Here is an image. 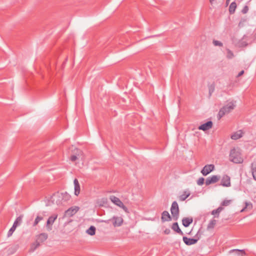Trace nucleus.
<instances>
[{
	"mask_svg": "<svg viewBox=\"0 0 256 256\" xmlns=\"http://www.w3.org/2000/svg\"><path fill=\"white\" fill-rule=\"evenodd\" d=\"M235 103L236 102H230L224 106L222 108H221L218 114V118L220 120L226 114H228L232 110L236 107Z\"/></svg>",
	"mask_w": 256,
	"mask_h": 256,
	"instance_id": "1",
	"label": "nucleus"
},
{
	"mask_svg": "<svg viewBox=\"0 0 256 256\" xmlns=\"http://www.w3.org/2000/svg\"><path fill=\"white\" fill-rule=\"evenodd\" d=\"M230 160L235 164H242L243 162L241 153L234 148L230 150Z\"/></svg>",
	"mask_w": 256,
	"mask_h": 256,
	"instance_id": "2",
	"label": "nucleus"
},
{
	"mask_svg": "<svg viewBox=\"0 0 256 256\" xmlns=\"http://www.w3.org/2000/svg\"><path fill=\"white\" fill-rule=\"evenodd\" d=\"M170 212L173 219L177 220L179 216V208L176 201L172 202L170 208Z\"/></svg>",
	"mask_w": 256,
	"mask_h": 256,
	"instance_id": "3",
	"label": "nucleus"
},
{
	"mask_svg": "<svg viewBox=\"0 0 256 256\" xmlns=\"http://www.w3.org/2000/svg\"><path fill=\"white\" fill-rule=\"evenodd\" d=\"M80 210L78 206H74L70 208L64 212V216L66 217H72L74 216Z\"/></svg>",
	"mask_w": 256,
	"mask_h": 256,
	"instance_id": "4",
	"label": "nucleus"
},
{
	"mask_svg": "<svg viewBox=\"0 0 256 256\" xmlns=\"http://www.w3.org/2000/svg\"><path fill=\"white\" fill-rule=\"evenodd\" d=\"M110 220L112 221V224L114 227L120 226L123 222V219L121 217L118 216H114L111 220H102V222L108 223Z\"/></svg>",
	"mask_w": 256,
	"mask_h": 256,
	"instance_id": "5",
	"label": "nucleus"
},
{
	"mask_svg": "<svg viewBox=\"0 0 256 256\" xmlns=\"http://www.w3.org/2000/svg\"><path fill=\"white\" fill-rule=\"evenodd\" d=\"M214 164H207L206 165L201 171L202 174L206 176L214 170Z\"/></svg>",
	"mask_w": 256,
	"mask_h": 256,
	"instance_id": "6",
	"label": "nucleus"
},
{
	"mask_svg": "<svg viewBox=\"0 0 256 256\" xmlns=\"http://www.w3.org/2000/svg\"><path fill=\"white\" fill-rule=\"evenodd\" d=\"M57 218H58V214H52V216H50L48 218L46 222V228L48 230H52V226L54 224L55 220Z\"/></svg>",
	"mask_w": 256,
	"mask_h": 256,
	"instance_id": "7",
	"label": "nucleus"
},
{
	"mask_svg": "<svg viewBox=\"0 0 256 256\" xmlns=\"http://www.w3.org/2000/svg\"><path fill=\"white\" fill-rule=\"evenodd\" d=\"M219 180L220 176L214 175L207 178L206 180L205 184L206 186H208L210 184L216 183Z\"/></svg>",
	"mask_w": 256,
	"mask_h": 256,
	"instance_id": "8",
	"label": "nucleus"
},
{
	"mask_svg": "<svg viewBox=\"0 0 256 256\" xmlns=\"http://www.w3.org/2000/svg\"><path fill=\"white\" fill-rule=\"evenodd\" d=\"M48 238V234L46 233H42L40 234L38 238V240L39 241L38 242H36V244L35 245L34 249L32 250V251H34L39 246H40V242H44Z\"/></svg>",
	"mask_w": 256,
	"mask_h": 256,
	"instance_id": "9",
	"label": "nucleus"
},
{
	"mask_svg": "<svg viewBox=\"0 0 256 256\" xmlns=\"http://www.w3.org/2000/svg\"><path fill=\"white\" fill-rule=\"evenodd\" d=\"M198 239V238H188L186 236H183L182 238L184 242L187 246H190L196 244Z\"/></svg>",
	"mask_w": 256,
	"mask_h": 256,
	"instance_id": "10",
	"label": "nucleus"
},
{
	"mask_svg": "<svg viewBox=\"0 0 256 256\" xmlns=\"http://www.w3.org/2000/svg\"><path fill=\"white\" fill-rule=\"evenodd\" d=\"M220 184L223 186L229 187L230 186V177L228 175L223 176L221 180Z\"/></svg>",
	"mask_w": 256,
	"mask_h": 256,
	"instance_id": "11",
	"label": "nucleus"
},
{
	"mask_svg": "<svg viewBox=\"0 0 256 256\" xmlns=\"http://www.w3.org/2000/svg\"><path fill=\"white\" fill-rule=\"evenodd\" d=\"M212 126V121H208L200 125L198 127V130L206 131L210 130Z\"/></svg>",
	"mask_w": 256,
	"mask_h": 256,
	"instance_id": "12",
	"label": "nucleus"
},
{
	"mask_svg": "<svg viewBox=\"0 0 256 256\" xmlns=\"http://www.w3.org/2000/svg\"><path fill=\"white\" fill-rule=\"evenodd\" d=\"M161 219L162 222H168L172 220V218L168 212L164 210L162 214Z\"/></svg>",
	"mask_w": 256,
	"mask_h": 256,
	"instance_id": "13",
	"label": "nucleus"
},
{
	"mask_svg": "<svg viewBox=\"0 0 256 256\" xmlns=\"http://www.w3.org/2000/svg\"><path fill=\"white\" fill-rule=\"evenodd\" d=\"M110 200L116 205L120 207L121 205H122V202L120 199L114 196H111L110 197Z\"/></svg>",
	"mask_w": 256,
	"mask_h": 256,
	"instance_id": "14",
	"label": "nucleus"
},
{
	"mask_svg": "<svg viewBox=\"0 0 256 256\" xmlns=\"http://www.w3.org/2000/svg\"><path fill=\"white\" fill-rule=\"evenodd\" d=\"M193 222L192 217L184 218L182 220V224L184 227H188Z\"/></svg>",
	"mask_w": 256,
	"mask_h": 256,
	"instance_id": "15",
	"label": "nucleus"
},
{
	"mask_svg": "<svg viewBox=\"0 0 256 256\" xmlns=\"http://www.w3.org/2000/svg\"><path fill=\"white\" fill-rule=\"evenodd\" d=\"M74 194L78 196L80 193V185L76 178L74 180Z\"/></svg>",
	"mask_w": 256,
	"mask_h": 256,
	"instance_id": "16",
	"label": "nucleus"
},
{
	"mask_svg": "<svg viewBox=\"0 0 256 256\" xmlns=\"http://www.w3.org/2000/svg\"><path fill=\"white\" fill-rule=\"evenodd\" d=\"M172 228L173 230L178 234H179L182 236L184 235L183 232L182 231L180 228L178 223L177 222H174L172 226Z\"/></svg>",
	"mask_w": 256,
	"mask_h": 256,
	"instance_id": "17",
	"label": "nucleus"
},
{
	"mask_svg": "<svg viewBox=\"0 0 256 256\" xmlns=\"http://www.w3.org/2000/svg\"><path fill=\"white\" fill-rule=\"evenodd\" d=\"M243 135V132L242 130H240L236 132H234L231 136V138L232 140H238L242 138Z\"/></svg>",
	"mask_w": 256,
	"mask_h": 256,
	"instance_id": "18",
	"label": "nucleus"
},
{
	"mask_svg": "<svg viewBox=\"0 0 256 256\" xmlns=\"http://www.w3.org/2000/svg\"><path fill=\"white\" fill-rule=\"evenodd\" d=\"M190 192L184 191L183 194L179 196L178 199L180 201H184L190 196Z\"/></svg>",
	"mask_w": 256,
	"mask_h": 256,
	"instance_id": "19",
	"label": "nucleus"
},
{
	"mask_svg": "<svg viewBox=\"0 0 256 256\" xmlns=\"http://www.w3.org/2000/svg\"><path fill=\"white\" fill-rule=\"evenodd\" d=\"M233 252H236V254L240 256H244L246 254L244 250L233 249L230 251V253Z\"/></svg>",
	"mask_w": 256,
	"mask_h": 256,
	"instance_id": "20",
	"label": "nucleus"
},
{
	"mask_svg": "<svg viewBox=\"0 0 256 256\" xmlns=\"http://www.w3.org/2000/svg\"><path fill=\"white\" fill-rule=\"evenodd\" d=\"M224 208L220 206L218 208L212 210V214L214 215L215 217L218 218L219 216L220 213L223 210Z\"/></svg>",
	"mask_w": 256,
	"mask_h": 256,
	"instance_id": "21",
	"label": "nucleus"
},
{
	"mask_svg": "<svg viewBox=\"0 0 256 256\" xmlns=\"http://www.w3.org/2000/svg\"><path fill=\"white\" fill-rule=\"evenodd\" d=\"M236 4L235 2H232L229 6V12L230 14H234L236 8Z\"/></svg>",
	"mask_w": 256,
	"mask_h": 256,
	"instance_id": "22",
	"label": "nucleus"
},
{
	"mask_svg": "<svg viewBox=\"0 0 256 256\" xmlns=\"http://www.w3.org/2000/svg\"><path fill=\"white\" fill-rule=\"evenodd\" d=\"M62 200L64 202H67L70 200L71 196L67 192L61 193Z\"/></svg>",
	"mask_w": 256,
	"mask_h": 256,
	"instance_id": "23",
	"label": "nucleus"
},
{
	"mask_svg": "<svg viewBox=\"0 0 256 256\" xmlns=\"http://www.w3.org/2000/svg\"><path fill=\"white\" fill-rule=\"evenodd\" d=\"M96 228L93 226H91L87 230H86V233L90 234V236H94L96 234Z\"/></svg>",
	"mask_w": 256,
	"mask_h": 256,
	"instance_id": "24",
	"label": "nucleus"
},
{
	"mask_svg": "<svg viewBox=\"0 0 256 256\" xmlns=\"http://www.w3.org/2000/svg\"><path fill=\"white\" fill-rule=\"evenodd\" d=\"M22 216H18L13 224V226H15L17 227L18 226L20 225L22 218Z\"/></svg>",
	"mask_w": 256,
	"mask_h": 256,
	"instance_id": "25",
	"label": "nucleus"
},
{
	"mask_svg": "<svg viewBox=\"0 0 256 256\" xmlns=\"http://www.w3.org/2000/svg\"><path fill=\"white\" fill-rule=\"evenodd\" d=\"M252 208V204L250 202H246L245 206L240 210L241 212L244 211L246 209L251 210Z\"/></svg>",
	"mask_w": 256,
	"mask_h": 256,
	"instance_id": "26",
	"label": "nucleus"
},
{
	"mask_svg": "<svg viewBox=\"0 0 256 256\" xmlns=\"http://www.w3.org/2000/svg\"><path fill=\"white\" fill-rule=\"evenodd\" d=\"M216 220H215L214 219L211 220L208 225V226H207L208 229L213 228L214 227V226L216 225Z\"/></svg>",
	"mask_w": 256,
	"mask_h": 256,
	"instance_id": "27",
	"label": "nucleus"
},
{
	"mask_svg": "<svg viewBox=\"0 0 256 256\" xmlns=\"http://www.w3.org/2000/svg\"><path fill=\"white\" fill-rule=\"evenodd\" d=\"M43 218H44L42 216H37L33 224V226H36L40 220H43Z\"/></svg>",
	"mask_w": 256,
	"mask_h": 256,
	"instance_id": "28",
	"label": "nucleus"
},
{
	"mask_svg": "<svg viewBox=\"0 0 256 256\" xmlns=\"http://www.w3.org/2000/svg\"><path fill=\"white\" fill-rule=\"evenodd\" d=\"M16 226H12V228L10 229V230H8V234H7V236L8 237H10V236H12L13 232H14V230H16Z\"/></svg>",
	"mask_w": 256,
	"mask_h": 256,
	"instance_id": "29",
	"label": "nucleus"
},
{
	"mask_svg": "<svg viewBox=\"0 0 256 256\" xmlns=\"http://www.w3.org/2000/svg\"><path fill=\"white\" fill-rule=\"evenodd\" d=\"M226 51H227L226 57L228 59H231L232 58H234V54L233 52L230 49H228V48L226 49Z\"/></svg>",
	"mask_w": 256,
	"mask_h": 256,
	"instance_id": "30",
	"label": "nucleus"
},
{
	"mask_svg": "<svg viewBox=\"0 0 256 256\" xmlns=\"http://www.w3.org/2000/svg\"><path fill=\"white\" fill-rule=\"evenodd\" d=\"M212 42L215 46H223V44L222 42L217 40H214Z\"/></svg>",
	"mask_w": 256,
	"mask_h": 256,
	"instance_id": "31",
	"label": "nucleus"
},
{
	"mask_svg": "<svg viewBox=\"0 0 256 256\" xmlns=\"http://www.w3.org/2000/svg\"><path fill=\"white\" fill-rule=\"evenodd\" d=\"M204 178H200L197 180V184L198 186H202L204 184Z\"/></svg>",
	"mask_w": 256,
	"mask_h": 256,
	"instance_id": "32",
	"label": "nucleus"
},
{
	"mask_svg": "<svg viewBox=\"0 0 256 256\" xmlns=\"http://www.w3.org/2000/svg\"><path fill=\"white\" fill-rule=\"evenodd\" d=\"M230 202H231V200H225L222 202V203L221 204V206H228L230 204Z\"/></svg>",
	"mask_w": 256,
	"mask_h": 256,
	"instance_id": "33",
	"label": "nucleus"
},
{
	"mask_svg": "<svg viewBox=\"0 0 256 256\" xmlns=\"http://www.w3.org/2000/svg\"><path fill=\"white\" fill-rule=\"evenodd\" d=\"M249 8L248 6H245L242 10V12L244 14H246L248 12Z\"/></svg>",
	"mask_w": 256,
	"mask_h": 256,
	"instance_id": "34",
	"label": "nucleus"
},
{
	"mask_svg": "<svg viewBox=\"0 0 256 256\" xmlns=\"http://www.w3.org/2000/svg\"><path fill=\"white\" fill-rule=\"evenodd\" d=\"M252 174L254 178L256 180V168H254L252 169Z\"/></svg>",
	"mask_w": 256,
	"mask_h": 256,
	"instance_id": "35",
	"label": "nucleus"
},
{
	"mask_svg": "<svg viewBox=\"0 0 256 256\" xmlns=\"http://www.w3.org/2000/svg\"><path fill=\"white\" fill-rule=\"evenodd\" d=\"M120 208H122L126 212H128V208L124 204H122V205H121Z\"/></svg>",
	"mask_w": 256,
	"mask_h": 256,
	"instance_id": "36",
	"label": "nucleus"
},
{
	"mask_svg": "<svg viewBox=\"0 0 256 256\" xmlns=\"http://www.w3.org/2000/svg\"><path fill=\"white\" fill-rule=\"evenodd\" d=\"M77 159V156L75 155H72L70 156V160L72 162H74Z\"/></svg>",
	"mask_w": 256,
	"mask_h": 256,
	"instance_id": "37",
	"label": "nucleus"
},
{
	"mask_svg": "<svg viewBox=\"0 0 256 256\" xmlns=\"http://www.w3.org/2000/svg\"><path fill=\"white\" fill-rule=\"evenodd\" d=\"M170 231L169 229L166 228L164 230V233L166 234H168L170 233Z\"/></svg>",
	"mask_w": 256,
	"mask_h": 256,
	"instance_id": "38",
	"label": "nucleus"
},
{
	"mask_svg": "<svg viewBox=\"0 0 256 256\" xmlns=\"http://www.w3.org/2000/svg\"><path fill=\"white\" fill-rule=\"evenodd\" d=\"M244 70H242L240 71L238 73V76H242L244 74Z\"/></svg>",
	"mask_w": 256,
	"mask_h": 256,
	"instance_id": "39",
	"label": "nucleus"
},
{
	"mask_svg": "<svg viewBox=\"0 0 256 256\" xmlns=\"http://www.w3.org/2000/svg\"><path fill=\"white\" fill-rule=\"evenodd\" d=\"M230 0H226V6H228L229 4Z\"/></svg>",
	"mask_w": 256,
	"mask_h": 256,
	"instance_id": "40",
	"label": "nucleus"
},
{
	"mask_svg": "<svg viewBox=\"0 0 256 256\" xmlns=\"http://www.w3.org/2000/svg\"><path fill=\"white\" fill-rule=\"evenodd\" d=\"M214 89V88H213L212 90L210 89V95H211V92H213Z\"/></svg>",
	"mask_w": 256,
	"mask_h": 256,
	"instance_id": "41",
	"label": "nucleus"
},
{
	"mask_svg": "<svg viewBox=\"0 0 256 256\" xmlns=\"http://www.w3.org/2000/svg\"><path fill=\"white\" fill-rule=\"evenodd\" d=\"M214 0H210V2L211 4H212V2L214 1Z\"/></svg>",
	"mask_w": 256,
	"mask_h": 256,
	"instance_id": "42",
	"label": "nucleus"
}]
</instances>
